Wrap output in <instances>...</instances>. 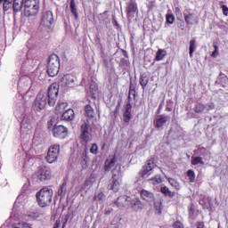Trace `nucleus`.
<instances>
[{"label":"nucleus","instance_id":"f257e3e1","mask_svg":"<svg viewBox=\"0 0 228 228\" xmlns=\"http://www.w3.org/2000/svg\"><path fill=\"white\" fill-rule=\"evenodd\" d=\"M58 94L59 89L55 84L49 86L47 93L44 91L39 92L35 102L37 111L44 110L47 106V103L49 106H54L56 101H58Z\"/></svg>","mask_w":228,"mask_h":228},{"label":"nucleus","instance_id":"f03ea898","mask_svg":"<svg viewBox=\"0 0 228 228\" xmlns=\"http://www.w3.org/2000/svg\"><path fill=\"white\" fill-rule=\"evenodd\" d=\"M53 195H54L53 189H50L49 187H43L36 193V199L38 206L40 208H47V206H51V203L53 202Z\"/></svg>","mask_w":228,"mask_h":228},{"label":"nucleus","instance_id":"7ed1b4c3","mask_svg":"<svg viewBox=\"0 0 228 228\" xmlns=\"http://www.w3.org/2000/svg\"><path fill=\"white\" fill-rule=\"evenodd\" d=\"M24 14L26 17H33L38 13L40 0H23Z\"/></svg>","mask_w":228,"mask_h":228},{"label":"nucleus","instance_id":"20e7f679","mask_svg":"<svg viewBox=\"0 0 228 228\" xmlns=\"http://www.w3.org/2000/svg\"><path fill=\"white\" fill-rule=\"evenodd\" d=\"M58 72H60V57L52 54L48 59L47 74L50 77H54V76H58Z\"/></svg>","mask_w":228,"mask_h":228},{"label":"nucleus","instance_id":"39448f33","mask_svg":"<svg viewBox=\"0 0 228 228\" xmlns=\"http://www.w3.org/2000/svg\"><path fill=\"white\" fill-rule=\"evenodd\" d=\"M120 165H117L116 168L112 170V180L110 190H112V191L115 193L120 190V184H122V175L120 174Z\"/></svg>","mask_w":228,"mask_h":228},{"label":"nucleus","instance_id":"423d86ee","mask_svg":"<svg viewBox=\"0 0 228 228\" xmlns=\"http://www.w3.org/2000/svg\"><path fill=\"white\" fill-rule=\"evenodd\" d=\"M31 119L32 117L29 114H24L20 126V136L21 138H28L31 134Z\"/></svg>","mask_w":228,"mask_h":228},{"label":"nucleus","instance_id":"0eeeda50","mask_svg":"<svg viewBox=\"0 0 228 228\" xmlns=\"http://www.w3.org/2000/svg\"><path fill=\"white\" fill-rule=\"evenodd\" d=\"M60 156V144L51 145L48 149L47 155L45 159L47 163H54L58 160V157Z\"/></svg>","mask_w":228,"mask_h":228},{"label":"nucleus","instance_id":"6e6552de","mask_svg":"<svg viewBox=\"0 0 228 228\" xmlns=\"http://www.w3.org/2000/svg\"><path fill=\"white\" fill-rule=\"evenodd\" d=\"M53 22H54L53 12L47 11L43 13L40 28H42L45 31H48V29H51V26H53Z\"/></svg>","mask_w":228,"mask_h":228},{"label":"nucleus","instance_id":"1a4fd4ad","mask_svg":"<svg viewBox=\"0 0 228 228\" xmlns=\"http://www.w3.org/2000/svg\"><path fill=\"white\" fill-rule=\"evenodd\" d=\"M156 168V163H154V159H149L146 164L142 167V169L139 172V175L142 179H147L151 174H152V170Z\"/></svg>","mask_w":228,"mask_h":228},{"label":"nucleus","instance_id":"9d476101","mask_svg":"<svg viewBox=\"0 0 228 228\" xmlns=\"http://www.w3.org/2000/svg\"><path fill=\"white\" fill-rule=\"evenodd\" d=\"M52 131L54 138H60L61 140L67 138L69 135V129L61 125L53 127Z\"/></svg>","mask_w":228,"mask_h":228},{"label":"nucleus","instance_id":"9b49d317","mask_svg":"<svg viewBox=\"0 0 228 228\" xmlns=\"http://www.w3.org/2000/svg\"><path fill=\"white\" fill-rule=\"evenodd\" d=\"M59 85L61 86H67L68 88H73L76 86V77L74 76L67 74L61 77Z\"/></svg>","mask_w":228,"mask_h":228},{"label":"nucleus","instance_id":"f8f14e48","mask_svg":"<svg viewBox=\"0 0 228 228\" xmlns=\"http://www.w3.org/2000/svg\"><path fill=\"white\" fill-rule=\"evenodd\" d=\"M37 178L39 181H47L51 179L53 174L51 172V167H42L37 172Z\"/></svg>","mask_w":228,"mask_h":228},{"label":"nucleus","instance_id":"ddd939ff","mask_svg":"<svg viewBox=\"0 0 228 228\" xmlns=\"http://www.w3.org/2000/svg\"><path fill=\"white\" fill-rule=\"evenodd\" d=\"M136 12H138L136 2L134 0H131L126 7V15L129 20H131V19H134V13H136Z\"/></svg>","mask_w":228,"mask_h":228},{"label":"nucleus","instance_id":"4468645a","mask_svg":"<svg viewBox=\"0 0 228 228\" xmlns=\"http://www.w3.org/2000/svg\"><path fill=\"white\" fill-rule=\"evenodd\" d=\"M129 207H131L133 211H136V212L142 211V209L145 208L143 203H142V201L138 198H134V199L130 198Z\"/></svg>","mask_w":228,"mask_h":228},{"label":"nucleus","instance_id":"2eb2a0df","mask_svg":"<svg viewBox=\"0 0 228 228\" xmlns=\"http://www.w3.org/2000/svg\"><path fill=\"white\" fill-rule=\"evenodd\" d=\"M129 202H131V197L123 195L117 199L115 204L118 208H127V206H129Z\"/></svg>","mask_w":228,"mask_h":228},{"label":"nucleus","instance_id":"dca6fc26","mask_svg":"<svg viewBox=\"0 0 228 228\" xmlns=\"http://www.w3.org/2000/svg\"><path fill=\"white\" fill-rule=\"evenodd\" d=\"M183 15L186 24H190L191 26H192V24H199V16H197V14L193 12H184Z\"/></svg>","mask_w":228,"mask_h":228},{"label":"nucleus","instance_id":"f3484780","mask_svg":"<svg viewBox=\"0 0 228 228\" xmlns=\"http://www.w3.org/2000/svg\"><path fill=\"white\" fill-rule=\"evenodd\" d=\"M117 159H115V156L109 157V159H106L104 164L105 172H110V170H111V168L115 167Z\"/></svg>","mask_w":228,"mask_h":228},{"label":"nucleus","instance_id":"a211bd4d","mask_svg":"<svg viewBox=\"0 0 228 228\" xmlns=\"http://www.w3.org/2000/svg\"><path fill=\"white\" fill-rule=\"evenodd\" d=\"M141 197L146 202H154V193L149 191H146V190L141 191Z\"/></svg>","mask_w":228,"mask_h":228},{"label":"nucleus","instance_id":"6ab92c4d","mask_svg":"<svg viewBox=\"0 0 228 228\" xmlns=\"http://www.w3.org/2000/svg\"><path fill=\"white\" fill-rule=\"evenodd\" d=\"M89 127L90 126L86 123H84L81 126V133H82L81 136H82V140H84L85 142H88L90 138L89 136L90 133L88 132Z\"/></svg>","mask_w":228,"mask_h":228},{"label":"nucleus","instance_id":"aec40b11","mask_svg":"<svg viewBox=\"0 0 228 228\" xmlns=\"http://www.w3.org/2000/svg\"><path fill=\"white\" fill-rule=\"evenodd\" d=\"M61 120H65L66 122H70V120H74V110L72 109H68L61 115Z\"/></svg>","mask_w":228,"mask_h":228},{"label":"nucleus","instance_id":"412c9836","mask_svg":"<svg viewBox=\"0 0 228 228\" xmlns=\"http://www.w3.org/2000/svg\"><path fill=\"white\" fill-rule=\"evenodd\" d=\"M168 120H170V117L165 116V115H160L159 118H158L155 121V126H157L158 128L163 127V126H165V124H167V122H168Z\"/></svg>","mask_w":228,"mask_h":228},{"label":"nucleus","instance_id":"4be33fe9","mask_svg":"<svg viewBox=\"0 0 228 228\" xmlns=\"http://www.w3.org/2000/svg\"><path fill=\"white\" fill-rule=\"evenodd\" d=\"M12 10L14 13H19L24 6V0H12Z\"/></svg>","mask_w":228,"mask_h":228},{"label":"nucleus","instance_id":"5701e85b","mask_svg":"<svg viewBox=\"0 0 228 228\" xmlns=\"http://www.w3.org/2000/svg\"><path fill=\"white\" fill-rule=\"evenodd\" d=\"M68 107H69V103L59 102V103L55 107V113L57 115H60V113H63V111H65V110H67Z\"/></svg>","mask_w":228,"mask_h":228},{"label":"nucleus","instance_id":"b1692460","mask_svg":"<svg viewBox=\"0 0 228 228\" xmlns=\"http://www.w3.org/2000/svg\"><path fill=\"white\" fill-rule=\"evenodd\" d=\"M44 215V213L39 210H33L27 213V216L28 220H37V218H40V216Z\"/></svg>","mask_w":228,"mask_h":228},{"label":"nucleus","instance_id":"393cba45","mask_svg":"<svg viewBox=\"0 0 228 228\" xmlns=\"http://www.w3.org/2000/svg\"><path fill=\"white\" fill-rule=\"evenodd\" d=\"M85 111H86V115L87 118H89L90 120H92V118H94V117H95V110H94V108H92V106L86 105Z\"/></svg>","mask_w":228,"mask_h":228},{"label":"nucleus","instance_id":"a878e982","mask_svg":"<svg viewBox=\"0 0 228 228\" xmlns=\"http://www.w3.org/2000/svg\"><path fill=\"white\" fill-rule=\"evenodd\" d=\"M197 51V40L191 39L189 45V55L190 58H193V53Z\"/></svg>","mask_w":228,"mask_h":228},{"label":"nucleus","instance_id":"bb28decb","mask_svg":"<svg viewBox=\"0 0 228 228\" xmlns=\"http://www.w3.org/2000/svg\"><path fill=\"white\" fill-rule=\"evenodd\" d=\"M148 182H150L151 184H161V183H163V176H161L160 175H157L152 178H150L148 180Z\"/></svg>","mask_w":228,"mask_h":228},{"label":"nucleus","instance_id":"cd10ccee","mask_svg":"<svg viewBox=\"0 0 228 228\" xmlns=\"http://www.w3.org/2000/svg\"><path fill=\"white\" fill-rule=\"evenodd\" d=\"M206 110V105L199 102V103H196L194 108H193V111L195 113H198L199 115H200L201 113H204Z\"/></svg>","mask_w":228,"mask_h":228},{"label":"nucleus","instance_id":"c85d7f7f","mask_svg":"<svg viewBox=\"0 0 228 228\" xmlns=\"http://www.w3.org/2000/svg\"><path fill=\"white\" fill-rule=\"evenodd\" d=\"M160 191L166 197H175V192L171 191L170 189H168V187H167V186L161 187Z\"/></svg>","mask_w":228,"mask_h":228},{"label":"nucleus","instance_id":"c756f323","mask_svg":"<svg viewBox=\"0 0 228 228\" xmlns=\"http://www.w3.org/2000/svg\"><path fill=\"white\" fill-rule=\"evenodd\" d=\"M3 3L4 12H8V10H12V8H13V1L3 0Z\"/></svg>","mask_w":228,"mask_h":228},{"label":"nucleus","instance_id":"7c9ffc66","mask_svg":"<svg viewBox=\"0 0 228 228\" xmlns=\"http://www.w3.org/2000/svg\"><path fill=\"white\" fill-rule=\"evenodd\" d=\"M105 199H106V196L102 192L95 194L93 198L94 200H95L96 202H99L100 204H102Z\"/></svg>","mask_w":228,"mask_h":228},{"label":"nucleus","instance_id":"2f4dec72","mask_svg":"<svg viewBox=\"0 0 228 228\" xmlns=\"http://www.w3.org/2000/svg\"><path fill=\"white\" fill-rule=\"evenodd\" d=\"M165 56H167V51H165L163 49H159L156 53L157 61H161V60H163V58H165Z\"/></svg>","mask_w":228,"mask_h":228},{"label":"nucleus","instance_id":"473e14b6","mask_svg":"<svg viewBox=\"0 0 228 228\" xmlns=\"http://www.w3.org/2000/svg\"><path fill=\"white\" fill-rule=\"evenodd\" d=\"M12 228H33L30 224L26 222L15 223L12 224Z\"/></svg>","mask_w":228,"mask_h":228},{"label":"nucleus","instance_id":"72a5a7b5","mask_svg":"<svg viewBox=\"0 0 228 228\" xmlns=\"http://www.w3.org/2000/svg\"><path fill=\"white\" fill-rule=\"evenodd\" d=\"M169 184L175 188V190H181V184H179V182L174 178H168Z\"/></svg>","mask_w":228,"mask_h":228},{"label":"nucleus","instance_id":"f704fd0d","mask_svg":"<svg viewBox=\"0 0 228 228\" xmlns=\"http://www.w3.org/2000/svg\"><path fill=\"white\" fill-rule=\"evenodd\" d=\"M70 12L75 16L76 19H77V9H76V1L70 0Z\"/></svg>","mask_w":228,"mask_h":228},{"label":"nucleus","instance_id":"c9c22d12","mask_svg":"<svg viewBox=\"0 0 228 228\" xmlns=\"http://www.w3.org/2000/svg\"><path fill=\"white\" fill-rule=\"evenodd\" d=\"M191 165H204V160H202L201 157H192Z\"/></svg>","mask_w":228,"mask_h":228},{"label":"nucleus","instance_id":"e433bc0d","mask_svg":"<svg viewBox=\"0 0 228 228\" xmlns=\"http://www.w3.org/2000/svg\"><path fill=\"white\" fill-rule=\"evenodd\" d=\"M187 176L189 177L190 183H195V171L189 169L187 171Z\"/></svg>","mask_w":228,"mask_h":228},{"label":"nucleus","instance_id":"4c0bfd02","mask_svg":"<svg viewBox=\"0 0 228 228\" xmlns=\"http://www.w3.org/2000/svg\"><path fill=\"white\" fill-rule=\"evenodd\" d=\"M166 22L167 24H174V22H175V16H174V14H167Z\"/></svg>","mask_w":228,"mask_h":228},{"label":"nucleus","instance_id":"58836bf2","mask_svg":"<svg viewBox=\"0 0 228 228\" xmlns=\"http://www.w3.org/2000/svg\"><path fill=\"white\" fill-rule=\"evenodd\" d=\"M154 206L157 215H161V209H163V207L161 206V201H156L154 203Z\"/></svg>","mask_w":228,"mask_h":228},{"label":"nucleus","instance_id":"ea45409f","mask_svg":"<svg viewBox=\"0 0 228 228\" xmlns=\"http://www.w3.org/2000/svg\"><path fill=\"white\" fill-rule=\"evenodd\" d=\"M148 83H149V78H147V77L142 76L140 78L141 86H142V88H145Z\"/></svg>","mask_w":228,"mask_h":228},{"label":"nucleus","instance_id":"a19ab883","mask_svg":"<svg viewBox=\"0 0 228 228\" xmlns=\"http://www.w3.org/2000/svg\"><path fill=\"white\" fill-rule=\"evenodd\" d=\"M124 122H129L131 120V111H125L123 115Z\"/></svg>","mask_w":228,"mask_h":228},{"label":"nucleus","instance_id":"79ce46f5","mask_svg":"<svg viewBox=\"0 0 228 228\" xmlns=\"http://www.w3.org/2000/svg\"><path fill=\"white\" fill-rule=\"evenodd\" d=\"M90 152H91V154H94V155L99 152V147L97 146L96 143H94L92 145V147L90 148Z\"/></svg>","mask_w":228,"mask_h":228},{"label":"nucleus","instance_id":"37998d69","mask_svg":"<svg viewBox=\"0 0 228 228\" xmlns=\"http://www.w3.org/2000/svg\"><path fill=\"white\" fill-rule=\"evenodd\" d=\"M65 190H67V183H63L61 185V187H60V189H59V191H58V195H62L63 194V191H65Z\"/></svg>","mask_w":228,"mask_h":228},{"label":"nucleus","instance_id":"c03bdc74","mask_svg":"<svg viewBox=\"0 0 228 228\" xmlns=\"http://www.w3.org/2000/svg\"><path fill=\"white\" fill-rule=\"evenodd\" d=\"M217 81H219V83H225V81H227V76L221 73L217 77Z\"/></svg>","mask_w":228,"mask_h":228},{"label":"nucleus","instance_id":"a18cd8bd","mask_svg":"<svg viewBox=\"0 0 228 228\" xmlns=\"http://www.w3.org/2000/svg\"><path fill=\"white\" fill-rule=\"evenodd\" d=\"M205 110H207V111H211V110H215V104L214 103L206 104Z\"/></svg>","mask_w":228,"mask_h":228},{"label":"nucleus","instance_id":"49530a36","mask_svg":"<svg viewBox=\"0 0 228 228\" xmlns=\"http://www.w3.org/2000/svg\"><path fill=\"white\" fill-rule=\"evenodd\" d=\"M174 228H184V226L183 225V223L176 221L173 224Z\"/></svg>","mask_w":228,"mask_h":228},{"label":"nucleus","instance_id":"de8ad7c7","mask_svg":"<svg viewBox=\"0 0 228 228\" xmlns=\"http://www.w3.org/2000/svg\"><path fill=\"white\" fill-rule=\"evenodd\" d=\"M214 49L215 51L212 53L211 56L212 58H216V56H218V46L214 45Z\"/></svg>","mask_w":228,"mask_h":228},{"label":"nucleus","instance_id":"09e8293b","mask_svg":"<svg viewBox=\"0 0 228 228\" xmlns=\"http://www.w3.org/2000/svg\"><path fill=\"white\" fill-rule=\"evenodd\" d=\"M221 8H222V10H223V13H224V15H225V17H227L228 16V7H227V5H221Z\"/></svg>","mask_w":228,"mask_h":228},{"label":"nucleus","instance_id":"8fccbe9b","mask_svg":"<svg viewBox=\"0 0 228 228\" xmlns=\"http://www.w3.org/2000/svg\"><path fill=\"white\" fill-rule=\"evenodd\" d=\"M175 13L178 17L179 15H183V12H181V9L179 7L175 8Z\"/></svg>","mask_w":228,"mask_h":228},{"label":"nucleus","instance_id":"3c124183","mask_svg":"<svg viewBox=\"0 0 228 228\" xmlns=\"http://www.w3.org/2000/svg\"><path fill=\"white\" fill-rule=\"evenodd\" d=\"M88 161H89L88 157H86V158L83 159V161H82L83 167H88V164H87Z\"/></svg>","mask_w":228,"mask_h":228},{"label":"nucleus","instance_id":"603ef678","mask_svg":"<svg viewBox=\"0 0 228 228\" xmlns=\"http://www.w3.org/2000/svg\"><path fill=\"white\" fill-rule=\"evenodd\" d=\"M22 199H24V195H23V194L19 195L18 198H17V200H16L15 204H17V202H18V203L22 202Z\"/></svg>","mask_w":228,"mask_h":228},{"label":"nucleus","instance_id":"864d4df0","mask_svg":"<svg viewBox=\"0 0 228 228\" xmlns=\"http://www.w3.org/2000/svg\"><path fill=\"white\" fill-rule=\"evenodd\" d=\"M67 222H69V216H66V217L64 218L62 223V228L67 227Z\"/></svg>","mask_w":228,"mask_h":228},{"label":"nucleus","instance_id":"5fc2aeb1","mask_svg":"<svg viewBox=\"0 0 228 228\" xmlns=\"http://www.w3.org/2000/svg\"><path fill=\"white\" fill-rule=\"evenodd\" d=\"M132 108H133V105H131V103H127L126 106V111H131Z\"/></svg>","mask_w":228,"mask_h":228},{"label":"nucleus","instance_id":"6e6d98bb","mask_svg":"<svg viewBox=\"0 0 228 228\" xmlns=\"http://www.w3.org/2000/svg\"><path fill=\"white\" fill-rule=\"evenodd\" d=\"M197 228H204V223L202 222L197 223Z\"/></svg>","mask_w":228,"mask_h":228},{"label":"nucleus","instance_id":"4d7b16f0","mask_svg":"<svg viewBox=\"0 0 228 228\" xmlns=\"http://www.w3.org/2000/svg\"><path fill=\"white\" fill-rule=\"evenodd\" d=\"M53 228H60V221L55 222Z\"/></svg>","mask_w":228,"mask_h":228},{"label":"nucleus","instance_id":"13d9d810","mask_svg":"<svg viewBox=\"0 0 228 228\" xmlns=\"http://www.w3.org/2000/svg\"><path fill=\"white\" fill-rule=\"evenodd\" d=\"M166 111H171L170 108H167Z\"/></svg>","mask_w":228,"mask_h":228},{"label":"nucleus","instance_id":"bf43d9fd","mask_svg":"<svg viewBox=\"0 0 228 228\" xmlns=\"http://www.w3.org/2000/svg\"><path fill=\"white\" fill-rule=\"evenodd\" d=\"M200 151H206V149H204V148H200Z\"/></svg>","mask_w":228,"mask_h":228},{"label":"nucleus","instance_id":"052dcab7","mask_svg":"<svg viewBox=\"0 0 228 228\" xmlns=\"http://www.w3.org/2000/svg\"><path fill=\"white\" fill-rule=\"evenodd\" d=\"M51 122H52V121L48 122V126H51Z\"/></svg>","mask_w":228,"mask_h":228}]
</instances>
